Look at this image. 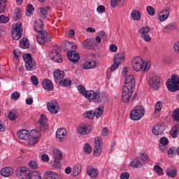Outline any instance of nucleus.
Segmentation results:
<instances>
[{
	"label": "nucleus",
	"instance_id": "obj_1",
	"mask_svg": "<svg viewBox=\"0 0 179 179\" xmlns=\"http://www.w3.org/2000/svg\"><path fill=\"white\" fill-rule=\"evenodd\" d=\"M145 115V108L142 106H136L134 110L130 112V118L133 121H139L143 118Z\"/></svg>",
	"mask_w": 179,
	"mask_h": 179
},
{
	"label": "nucleus",
	"instance_id": "obj_2",
	"mask_svg": "<svg viewBox=\"0 0 179 179\" xmlns=\"http://www.w3.org/2000/svg\"><path fill=\"white\" fill-rule=\"evenodd\" d=\"M67 45H69V47H71L73 50L69 51L67 53V57L71 62H78L79 59H80V56L79 55V53L75 50H76V45H75V43L73 42L67 41Z\"/></svg>",
	"mask_w": 179,
	"mask_h": 179
},
{
	"label": "nucleus",
	"instance_id": "obj_3",
	"mask_svg": "<svg viewBox=\"0 0 179 179\" xmlns=\"http://www.w3.org/2000/svg\"><path fill=\"white\" fill-rule=\"evenodd\" d=\"M166 87L172 92L179 90V77L173 76L171 79L167 80Z\"/></svg>",
	"mask_w": 179,
	"mask_h": 179
},
{
	"label": "nucleus",
	"instance_id": "obj_4",
	"mask_svg": "<svg viewBox=\"0 0 179 179\" xmlns=\"http://www.w3.org/2000/svg\"><path fill=\"white\" fill-rule=\"evenodd\" d=\"M52 155L54 159V162L52 166H53L55 169H61V161L62 160V152L59 151L58 149L55 148L52 150Z\"/></svg>",
	"mask_w": 179,
	"mask_h": 179
},
{
	"label": "nucleus",
	"instance_id": "obj_5",
	"mask_svg": "<svg viewBox=\"0 0 179 179\" xmlns=\"http://www.w3.org/2000/svg\"><path fill=\"white\" fill-rule=\"evenodd\" d=\"M36 39L41 45H45L47 43H50L52 40V38L47 31H44L37 34Z\"/></svg>",
	"mask_w": 179,
	"mask_h": 179
},
{
	"label": "nucleus",
	"instance_id": "obj_6",
	"mask_svg": "<svg viewBox=\"0 0 179 179\" xmlns=\"http://www.w3.org/2000/svg\"><path fill=\"white\" fill-rule=\"evenodd\" d=\"M134 88H128V87H123V91L122 94V100L123 103H129L132 101L134 97H132V93H134Z\"/></svg>",
	"mask_w": 179,
	"mask_h": 179
},
{
	"label": "nucleus",
	"instance_id": "obj_7",
	"mask_svg": "<svg viewBox=\"0 0 179 179\" xmlns=\"http://www.w3.org/2000/svg\"><path fill=\"white\" fill-rule=\"evenodd\" d=\"M12 37L13 40L17 41L22 37V33L23 31V27L22 23H15L13 26Z\"/></svg>",
	"mask_w": 179,
	"mask_h": 179
},
{
	"label": "nucleus",
	"instance_id": "obj_8",
	"mask_svg": "<svg viewBox=\"0 0 179 179\" xmlns=\"http://www.w3.org/2000/svg\"><path fill=\"white\" fill-rule=\"evenodd\" d=\"M143 59L141 57L137 56L134 57L131 62L132 68L136 72H140L143 69Z\"/></svg>",
	"mask_w": 179,
	"mask_h": 179
},
{
	"label": "nucleus",
	"instance_id": "obj_9",
	"mask_svg": "<svg viewBox=\"0 0 179 179\" xmlns=\"http://www.w3.org/2000/svg\"><path fill=\"white\" fill-rule=\"evenodd\" d=\"M125 61V57H124V54L121 53L120 55H116L113 57V64L110 66L111 72H114L117 68H118V65L121 64L122 62Z\"/></svg>",
	"mask_w": 179,
	"mask_h": 179
},
{
	"label": "nucleus",
	"instance_id": "obj_10",
	"mask_svg": "<svg viewBox=\"0 0 179 179\" xmlns=\"http://www.w3.org/2000/svg\"><path fill=\"white\" fill-rule=\"evenodd\" d=\"M38 128L42 132H47L48 131V124H47V116L45 115H41V118L38 122Z\"/></svg>",
	"mask_w": 179,
	"mask_h": 179
},
{
	"label": "nucleus",
	"instance_id": "obj_11",
	"mask_svg": "<svg viewBox=\"0 0 179 179\" xmlns=\"http://www.w3.org/2000/svg\"><path fill=\"white\" fill-rule=\"evenodd\" d=\"M161 80L160 78L157 76H154L149 80V85L152 89H154L155 90H157L159 87L162 85V83H160Z\"/></svg>",
	"mask_w": 179,
	"mask_h": 179
},
{
	"label": "nucleus",
	"instance_id": "obj_12",
	"mask_svg": "<svg viewBox=\"0 0 179 179\" xmlns=\"http://www.w3.org/2000/svg\"><path fill=\"white\" fill-rule=\"evenodd\" d=\"M48 109L52 114H58L59 113V103L57 101H51L48 103Z\"/></svg>",
	"mask_w": 179,
	"mask_h": 179
},
{
	"label": "nucleus",
	"instance_id": "obj_13",
	"mask_svg": "<svg viewBox=\"0 0 179 179\" xmlns=\"http://www.w3.org/2000/svg\"><path fill=\"white\" fill-rule=\"evenodd\" d=\"M94 156H100L101 155V138L96 137L94 138Z\"/></svg>",
	"mask_w": 179,
	"mask_h": 179
},
{
	"label": "nucleus",
	"instance_id": "obj_14",
	"mask_svg": "<svg viewBox=\"0 0 179 179\" xmlns=\"http://www.w3.org/2000/svg\"><path fill=\"white\" fill-rule=\"evenodd\" d=\"M31 134L32 135H31V138L29 140L28 143L31 145H36V143H37V139L41 136V134L36 129L32 130Z\"/></svg>",
	"mask_w": 179,
	"mask_h": 179
},
{
	"label": "nucleus",
	"instance_id": "obj_15",
	"mask_svg": "<svg viewBox=\"0 0 179 179\" xmlns=\"http://www.w3.org/2000/svg\"><path fill=\"white\" fill-rule=\"evenodd\" d=\"M17 177L20 179H27L29 177V173H27V168L26 167H19L16 171Z\"/></svg>",
	"mask_w": 179,
	"mask_h": 179
},
{
	"label": "nucleus",
	"instance_id": "obj_16",
	"mask_svg": "<svg viewBox=\"0 0 179 179\" xmlns=\"http://www.w3.org/2000/svg\"><path fill=\"white\" fill-rule=\"evenodd\" d=\"M135 78H134V76L129 75L128 77L126 78L125 80V85L124 87H127L129 89H135Z\"/></svg>",
	"mask_w": 179,
	"mask_h": 179
},
{
	"label": "nucleus",
	"instance_id": "obj_17",
	"mask_svg": "<svg viewBox=\"0 0 179 179\" xmlns=\"http://www.w3.org/2000/svg\"><path fill=\"white\" fill-rule=\"evenodd\" d=\"M34 29L36 33H41V31H45L44 29V24L43 23V20L38 19L35 21Z\"/></svg>",
	"mask_w": 179,
	"mask_h": 179
},
{
	"label": "nucleus",
	"instance_id": "obj_18",
	"mask_svg": "<svg viewBox=\"0 0 179 179\" xmlns=\"http://www.w3.org/2000/svg\"><path fill=\"white\" fill-rule=\"evenodd\" d=\"M0 173L3 177H10V176H12L15 171L12 167L6 166L1 169Z\"/></svg>",
	"mask_w": 179,
	"mask_h": 179
},
{
	"label": "nucleus",
	"instance_id": "obj_19",
	"mask_svg": "<svg viewBox=\"0 0 179 179\" xmlns=\"http://www.w3.org/2000/svg\"><path fill=\"white\" fill-rule=\"evenodd\" d=\"M163 132H164V126L162 125L160 123L155 124L152 127V134L154 135H162Z\"/></svg>",
	"mask_w": 179,
	"mask_h": 179
},
{
	"label": "nucleus",
	"instance_id": "obj_20",
	"mask_svg": "<svg viewBox=\"0 0 179 179\" xmlns=\"http://www.w3.org/2000/svg\"><path fill=\"white\" fill-rule=\"evenodd\" d=\"M87 173L91 178H96L99 176V170L92 166H88L87 168Z\"/></svg>",
	"mask_w": 179,
	"mask_h": 179
},
{
	"label": "nucleus",
	"instance_id": "obj_21",
	"mask_svg": "<svg viewBox=\"0 0 179 179\" xmlns=\"http://www.w3.org/2000/svg\"><path fill=\"white\" fill-rule=\"evenodd\" d=\"M17 135L19 139L22 141H27L30 137V134H29V131L26 129L20 130L19 132L17 133Z\"/></svg>",
	"mask_w": 179,
	"mask_h": 179
},
{
	"label": "nucleus",
	"instance_id": "obj_22",
	"mask_svg": "<svg viewBox=\"0 0 179 179\" xmlns=\"http://www.w3.org/2000/svg\"><path fill=\"white\" fill-rule=\"evenodd\" d=\"M67 132L66 129L65 128H60L58 129L56 132V138L57 139H64V138H66Z\"/></svg>",
	"mask_w": 179,
	"mask_h": 179
},
{
	"label": "nucleus",
	"instance_id": "obj_23",
	"mask_svg": "<svg viewBox=\"0 0 179 179\" xmlns=\"http://www.w3.org/2000/svg\"><path fill=\"white\" fill-rule=\"evenodd\" d=\"M43 87L48 90V92H52L54 90V85H52V82L48 79H45L43 82Z\"/></svg>",
	"mask_w": 179,
	"mask_h": 179
},
{
	"label": "nucleus",
	"instance_id": "obj_24",
	"mask_svg": "<svg viewBox=\"0 0 179 179\" xmlns=\"http://www.w3.org/2000/svg\"><path fill=\"white\" fill-rule=\"evenodd\" d=\"M53 75L55 76V82L57 80H61V79H64V77L65 76V72L61 69H57L53 73Z\"/></svg>",
	"mask_w": 179,
	"mask_h": 179
},
{
	"label": "nucleus",
	"instance_id": "obj_25",
	"mask_svg": "<svg viewBox=\"0 0 179 179\" xmlns=\"http://www.w3.org/2000/svg\"><path fill=\"white\" fill-rule=\"evenodd\" d=\"M78 133L81 135H86L89 134V126L87 124H80V127H78Z\"/></svg>",
	"mask_w": 179,
	"mask_h": 179
},
{
	"label": "nucleus",
	"instance_id": "obj_26",
	"mask_svg": "<svg viewBox=\"0 0 179 179\" xmlns=\"http://www.w3.org/2000/svg\"><path fill=\"white\" fill-rule=\"evenodd\" d=\"M84 96L85 99H87V100H94V99L97 97V92L93 90L86 91Z\"/></svg>",
	"mask_w": 179,
	"mask_h": 179
},
{
	"label": "nucleus",
	"instance_id": "obj_27",
	"mask_svg": "<svg viewBox=\"0 0 179 179\" xmlns=\"http://www.w3.org/2000/svg\"><path fill=\"white\" fill-rule=\"evenodd\" d=\"M96 66V61L90 59L87 61L83 65V69H93Z\"/></svg>",
	"mask_w": 179,
	"mask_h": 179
},
{
	"label": "nucleus",
	"instance_id": "obj_28",
	"mask_svg": "<svg viewBox=\"0 0 179 179\" xmlns=\"http://www.w3.org/2000/svg\"><path fill=\"white\" fill-rule=\"evenodd\" d=\"M83 45L87 50H93L94 48V45H96V43H93L92 39H87L83 42Z\"/></svg>",
	"mask_w": 179,
	"mask_h": 179
},
{
	"label": "nucleus",
	"instance_id": "obj_29",
	"mask_svg": "<svg viewBox=\"0 0 179 179\" xmlns=\"http://www.w3.org/2000/svg\"><path fill=\"white\" fill-rule=\"evenodd\" d=\"M169 15H170V10L165 9L162 10L159 15L160 22H164V20H167Z\"/></svg>",
	"mask_w": 179,
	"mask_h": 179
},
{
	"label": "nucleus",
	"instance_id": "obj_30",
	"mask_svg": "<svg viewBox=\"0 0 179 179\" xmlns=\"http://www.w3.org/2000/svg\"><path fill=\"white\" fill-rule=\"evenodd\" d=\"M25 68L27 71H34L36 69V62L34 60H29L25 63Z\"/></svg>",
	"mask_w": 179,
	"mask_h": 179
},
{
	"label": "nucleus",
	"instance_id": "obj_31",
	"mask_svg": "<svg viewBox=\"0 0 179 179\" xmlns=\"http://www.w3.org/2000/svg\"><path fill=\"white\" fill-rule=\"evenodd\" d=\"M166 176L168 177H171V178H174V177L177 176V170H176V168L171 166L169 167L166 171Z\"/></svg>",
	"mask_w": 179,
	"mask_h": 179
},
{
	"label": "nucleus",
	"instance_id": "obj_32",
	"mask_svg": "<svg viewBox=\"0 0 179 179\" xmlns=\"http://www.w3.org/2000/svg\"><path fill=\"white\" fill-rule=\"evenodd\" d=\"M170 134H171V136H172V138H177V136H178V134H179V124H176L174 127H173L171 128Z\"/></svg>",
	"mask_w": 179,
	"mask_h": 179
},
{
	"label": "nucleus",
	"instance_id": "obj_33",
	"mask_svg": "<svg viewBox=\"0 0 179 179\" xmlns=\"http://www.w3.org/2000/svg\"><path fill=\"white\" fill-rule=\"evenodd\" d=\"M29 179H41V174L38 171H31L28 173Z\"/></svg>",
	"mask_w": 179,
	"mask_h": 179
},
{
	"label": "nucleus",
	"instance_id": "obj_34",
	"mask_svg": "<svg viewBox=\"0 0 179 179\" xmlns=\"http://www.w3.org/2000/svg\"><path fill=\"white\" fill-rule=\"evenodd\" d=\"M131 165L136 169H140V167H142L143 166L142 162L139 160V158H134L131 161Z\"/></svg>",
	"mask_w": 179,
	"mask_h": 179
},
{
	"label": "nucleus",
	"instance_id": "obj_35",
	"mask_svg": "<svg viewBox=\"0 0 179 179\" xmlns=\"http://www.w3.org/2000/svg\"><path fill=\"white\" fill-rule=\"evenodd\" d=\"M17 115H19L17 110L12 109L9 113L8 118L10 120V121H15V120H16L17 117Z\"/></svg>",
	"mask_w": 179,
	"mask_h": 179
},
{
	"label": "nucleus",
	"instance_id": "obj_36",
	"mask_svg": "<svg viewBox=\"0 0 179 179\" xmlns=\"http://www.w3.org/2000/svg\"><path fill=\"white\" fill-rule=\"evenodd\" d=\"M20 45L21 47V48H29V47L30 46V43L29 42V41L25 38H23L20 41Z\"/></svg>",
	"mask_w": 179,
	"mask_h": 179
},
{
	"label": "nucleus",
	"instance_id": "obj_37",
	"mask_svg": "<svg viewBox=\"0 0 179 179\" xmlns=\"http://www.w3.org/2000/svg\"><path fill=\"white\" fill-rule=\"evenodd\" d=\"M45 177H49L50 178L58 179V174L55 171H47L45 172Z\"/></svg>",
	"mask_w": 179,
	"mask_h": 179
},
{
	"label": "nucleus",
	"instance_id": "obj_38",
	"mask_svg": "<svg viewBox=\"0 0 179 179\" xmlns=\"http://www.w3.org/2000/svg\"><path fill=\"white\" fill-rule=\"evenodd\" d=\"M73 171H74L73 173L74 177L79 176V174H80V173L82 172V165L79 164H76L74 166Z\"/></svg>",
	"mask_w": 179,
	"mask_h": 179
},
{
	"label": "nucleus",
	"instance_id": "obj_39",
	"mask_svg": "<svg viewBox=\"0 0 179 179\" xmlns=\"http://www.w3.org/2000/svg\"><path fill=\"white\" fill-rule=\"evenodd\" d=\"M60 51H61V48H59V46H56V49L52 50L49 53L50 58H54V57H57V55L59 54Z\"/></svg>",
	"mask_w": 179,
	"mask_h": 179
},
{
	"label": "nucleus",
	"instance_id": "obj_40",
	"mask_svg": "<svg viewBox=\"0 0 179 179\" xmlns=\"http://www.w3.org/2000/svg\"><path fill=\"white\" fill-rule=\"evenodd\" d=\"M131 19L134 20H141V13L138 10H133L131 13Z\"/></svg>",
	"mask_w": 179,
	"mask_h": 179
},
{
	"label": "nucleus",
	"instance_id": "obj_41",
	"mask_svg": "<svg viewBox=\"0 0 179 179\" xmlns=\"http://www.w3.org/2000/svg\"><path fill=\"white\" fill-rule=\"evenodd\" d=\"M22 17V9L16 8L14 11V20H19Z\"/></svg>",
	"mask_w": 179,
	"mask_h": 179
},
{
	"label": "nucleus",
	"instance_id": "obj_42",
	"mask_svg": "<svg viewBox=\"0 0 179 179\" xmlns=\"http://www.w3.org/2000/svg\"><path fill=\"white\" fill-rule=\"evenodd\" d=\"M83 152L85 155H90L92 153V146L90 143H85L83 146Z\"/></svg>",
	"mask_w": 179,
	"mask_h": 179
},
{
	"label": "nucleus",
	"instance_id": "obj_43",
	"mask_svg": "<svg viewBox=\"0 0 179 179\" xmlns=\"http://www.w3.org/2000/svg\"><path fill=\"white\" fill-rule=\"evenodd\" d=\"M162 108H163V103H162V101H159L156 103L154 114H157V113H160Z\"/></svg>",
	"mask_w": 179,
	"mask_h": 179
},
{
	"label": "nucleus",
	"instance_id": "obj_44",
	"mask_svg": "<svg viewBox=\"0 0 179 179\" xmlns=\"http://www.w3.org/2000/svg\"><path fill=\"white\" fill-rule=\"evenodd\" d=\"M60 86H65L66 87H69L72 85V81L71 80L64 79L59 82Z\"/></svg>",
	"mask_w": 179,
	"mask_h": 179
},
{
	"label": "nucleus",
	"instance_id": "obj_45",
	"mask_svg": "<svg viewBox=\"0 0 179 179\" xmlns=\"http://www.w3.org/2000/svg\"><path fill=\"white\" fill-rule=\"evenodd\" d=\"M39 15L43 19H45L47 17V15H48V11L45 10V8H41L38 10Z\"/></svg>",
	"mask_w": 179,
	"mask_h": 179
},
{
	"label": "nucleus",
	"instance_id": "obj_46",
	"mask_svg": "<svg viewBox=\"0 0 179 179\" xmlns=\"http://www.w3.org/2000/svg\"><path fill=\"white\" fill-rule=\"evenodd\" d=\"M125 2V0H110V3L112 8H115L117 7V5L120 3V5H124V3Z\"/></svg>",
	"mask_w": 179,
	"mask_h": 179
},
{
	"label": "nucleus",
	"instance_id": "obj_47",
	"mask_svg": "<svg viewBox=\"0 0 179 179\" xmlns=\"http://www.w3.org/2000/svg\"><path fill=\"white\" fill-rule=\"evenodd\" d=\"M107 97L106 96V94L104 93H99L98 94V103H104L106 101V99Z\"/></svg>",
	"mask_w": 179,
	"mask_h": 179
},
{
	"label": "nucleus",
	"instance_id": "obj_48",
	"mask_svg": "<svg viewBox=\"0 0 179 179\" xmlns=\"http://www.w3.org/2000/svg\"><path fill=\"white\" fill-rule=\"evenodd\" d=\"M33 10H34V7L33 6L32 4H28L27 6V13H26L27 16H31L33 15Z\"/></svg>",
	"mask_w": 179,
	"mask_h": 179
},
{
	"label": "nucleus",
	"instance_id": "obj_49",
	"mask_svg": "<svg viewBox=\"0 0 179 179\" xmlns=\"http://www.w3.org/2000/svg\"><path fill=\"white\" fill-rule=\"evenodd\" d=\"M51 59L55 62H57L58 64H61L62 62V56L61 54L58 53L57 55L55 56L54 57H51Z\"/></svg>",
	"mask_w": 179,
	"mask_h": 179
},
{
	"label": "nucleus",
	"instance_id": "obj_50",
	"mask_svg": "<svg viewBox=\"0 0 179 179\" xmlns=\"http://www.w3.org/2000/svg\"><path fill=\"white\" fill-rule=\"evenodd\" d=\"M173 118L174 121L179 122V108H176L173 113Z\"/></svg>",
	"mask_w": 179,
	"mask_h": 179
},
{
	"label": "nucleus",
	"instance_id": "obj_51",
	"mask_svg": "<svg viewBox=\"0 0 179 179\" xmlns=\"http://www.w3.org/2000/svg\"><path fill=\"white\" fill-rule=\"evenodd\" d=\"M140 159L145 163H149V156L146 153H140Z\"/></svg>",
	"mask_w": 179,
	"mask_h": 179
},
{
	"label": "nucleus",
	"instance_id": "obj_52",
	"mask_svg": "<svg viewBox=\"0 0 179 179\" xmlns=\"http://www.w3.org/2000/svg\"><path fill=\"white\" fill-rule=\"evenodd\" d=\"M103 108H98L95 109V111L94 112V115L95 117L99 118V117H101V115L103 114Z\"/></svg>",
	"mask_w": 179,
	"mask_h": 179
},
{
	"label": "nucleus",
	"instance_id": "obj_53",
	"mask_svg": "<svg viewBox=\"0 0 179 179\" xmlns=\"http://www.w3.org/2000/svg\"><path fill=\"white\" fill-rule=\"evenodd\" d=\"M29 167H30V169L36 170V169H38V164L35 161H31L29 162Z\"/></svg>",
	"mask_w": 179,
	"mask_h": 179
},
{
	"label": "nucleus",
	"instance_id": "obj_54",
	"mask_svg": "<svg viewBox=\"0 0 179 179\" xmlns=\"http://www.w3.org/2000/svg\"><path fill=\"white\" fill-rule=\"evenodd\" d=\"M22 58L25 63L29 62V61H31L33 59V58L31 57V55H30V53L24 54L22 55Z\"/></svg>",
	"mask_w": 179,
	"mask_h": 179
},
{
	"label": "nucleus",
	"instance_id": "obj_55",
	"mask_svg": "<svg viewBox=\"0 0 179 179\" xmlns=\"http://www.w3.org/2000/svg\"><path fill=\"white\" fill-rule=\"evenodd\" d=\"M150 31V28L149 27H144L140 29V33L142 35L148 34Z\"/></svg>",
	"mask_w": 179,
	"mask_h": 179
},
{
	"label": "nucleus",
	"instance_id": "obj_56",
	"mask_svg": "<svg viewBox=\"0 0 179 179\" xmlns=\"http://www.w3.org/2000/svg\"><path fill=\"white\" fill-rule=\"evenodd\" d=\"M174 29H176V26L173 24H169L164 28V32L167 33V31L174 30Z\"/></svg>",
	"mask_w": 179,
	"mask_h": 179
},
{
	"label": "nucleus",
	"instance_id": "obj_57",
	"mask_svg": "<svg viewBox=\"0 0 179 179\" xmlns=\"http://www.w3.org/2000/svg\"><path fill=\"white\" fill-rule=\"evenodd\" d=\"M78 90L80 92V94L83 96H85L86 94V88L83 87L82 85H80L78 86Z\"/></svg>",
	"mask_w": 179,
	"mask_h": 179
},
{
	"label": "nucleus",
	"instance_id": "obj_58",
	"mask_svg": "<svg viewBox=\"0 0 179 179\" xmlns=\"http://www.w3.org/2000/svg\"><path fill=\"white\" fill-rule=\"evenodd\" d=\"M9 22V17L3 15H0V23H8Z\"/></svg>",
	"mask_w": 179,
	"mask_h": 179
},
{
	"label": "nucleus",
	"instance_id": "obj_59",
	"mask_svg": "<svg viewBox=\"0 0 179 179\" xmlns=\"http://www.w3.org/2000/svg\"><path fill=\"white\" fill-rule=\"evenodd\" d=\"M86 117L90 118V120H93L94 118V111L89 110L86 113Z\"/></svg>",
	"mask_w": 179,
	"mask_h": 179
},
{
	"label": "nucleus",
	"instance_id": "obj_60",
	"mask_svg": "<svg viewBox=\"0 0 179 179\" xmlns=\"http://www.w3.org/2000/svg\"><path fill=\"white\" fill-rule=\"evenodd\" d=\"M154 170L156 171V173H157V174H159V176H162L163 174V169L162 167H160V166H155L154 167Z\"/></svg>",
	"mask_w": 179,
	"mask_h": 179
},
{
	"label": "nucleus",
	"instance_id": "obj_61",
	"mask_svg": "<svg viewBox=\"0 0 179 179\" xmlns=\"http://www.w3.org/2000/svg\"><path fill=\"white\" fill-rule=\"evenodd\" d=\"M19 97H20V94L17 92H15L13 94H11L12 100H18Z\"/></svg>",
	"mask_w": 179,
	"mask_h": 179
},
{
	"label": "nucleus",
	"instance_id": "obj_62",
	"mask_svg": "<svg viewBox=\"0 0 179 179\" xmlns=\"http://www.w3.org/2000/svg\"><path fill=\"white\" fill-rule=\"evenodd\" d=\"M147 12L151 16H154V15H155V8H153V7H152V6H148L147 7Z\"/></svg>",
	"mask_w": 179,
	"mask_h": 179
},
{
	"label": "nucleus",
	"instance_id": "obj_63",
	"mask_svg": "<svg viewBox=\"0 0 179 179\" xmlns=\"http://www.w3.org/2000/svg\"><path fill=\"white\" fill-rule=\"evenodd\" d=\"M174 152H176V148L172 147L169 149L168 155H169V157H173V155H174Z\"/></svg>",
	"mask_w": 179,
	"mask_h": 179
},
{
	"label": "nucleus",
	"instance_id": "obj_64",
	"mask_svg": "<svg viewBox=\"0 0 179 179\" xmlns=\"http://www.w3.org/2000/svg\"><path fill=\"white\" fill-rule=\"evenodd\" d=\"M120 178L121 179H129V173L127 172H123L120 175Z\"/></svg>",
	"mask_w": 179,
	"mask_h": 179
}]
</instances>
